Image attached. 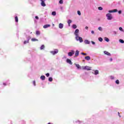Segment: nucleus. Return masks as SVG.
I'll list each match as a JSON object with an SVG mask.
<instances>
[{"mask_svg":"<svg viewBox=\"0 0 124 124\" xmlns=\"http://www.w3.org/2000/svg\"><path fill=\"white\" fill-rule=\"evenodd\" d=\"M81 69L83 70H92V67L88 66H82Z\"/></svg>","mask_w":124,"mask_h":124,"instance_id":"1","label":"nucleus"},{"mask_svg":"<svg viewBox=\"0 0 124 124\" xmlns=\"http://www.w3.org/2000/svg\"><path fill=\"white\" fill-rule=\"evenodd\" d=\"M106 16L107 17L108 20H112L113 19V16L111 14H107Z\"/></svg>","mask_w":124,"mask_h":124,"instance_id":"2","label":"nucleus"},{"mask_svg":"<svg viewBox=\"0 0 124 124\" xmlns=\"http://www.w3.org/2000/svg\"><path fill=\"white\" fill-rule=\"evenodd\" d=\"M76 40H77V41H79L80 43H81V42H83V38L81 37H79L78 36H76Z\"/></svg>","mask_w":124,"mask_h":124,"instance_id":"3","label":"nucleus"},{"mask_svg":"<svg viewBox=\"0 0 124 124\" xmlns=\"http://www.w3.org/2000/svg\"><path fill=\"white\" fill-rule=\"evenodd\" d=\"M75 53V51H74V50H71V52H69L68 53V55L69 57H72V56L74 55Z\"/></svg>","mask_w":124,"mask_h":124,"instance_id":"4","label":"nucleus"},{"mask_svg":"<svg viewBox=\"0 0 124 124\" xmlns=\"http://www.w3.org/2000/svg\"><path fill=\"white\" fill-rule=\"evenodd\" d=\"M50 53L52 54V55H56V54H58V53H59V50L56 49L54 51H51Z\"/></svg>","mask_w":124,"mask_h":124,"instance_id":"5","label":"nucleus"},{"mask_svg":"<svg viewBox=\"0 0 124 124\" xmlns=\"http://www.w3.org/2000/svg\"><path fill=\"white\" fill-rule=\"evenodd\" d=\"M78 33H79V30L78 29L76 30L75 31V35H76V36H78Z\"/></svg>","mask_w":124,"mask_h":124,"instance_id":"6","label":"nucleus"},{"mask_svg":"<svg viewBox=\"0 0 124 124\" xmlns=\"http://www.w3.org/2000/svg\"><path fill=\"white\" fill-rule=\"evenodd\" d=\"M76 67H77L78 69H82V67H81V66H80V65H79V64H75Z\"/></svg>","mask_w":124,"mask_h":124,"instance_id":"7","label":"nucleus"},{"mask_svg":"<svg viewBox=\"0 0 124 124\" xmlns=\"http://www.w3.org/2000/svg\"><path fill=\"white\" fill-rule=\"evenodd\" d=\"M104 53L105 55H107V56H111V54L108 52V51H104Z\"/></svg>","mask_w":124,"mask_h":124,"instance_id":"8","label":"nucleus"},{"mask_svg":"<svg viewBox=\"0 0 124 124\" xmlns=\"http://www.w3.org/2000/svg\"><path fill=\"white\" fill-rule=\"evenodd\" d=\"M66 62L68 63H69V64H72V62H71V60H70V59H67Z\"/></svg>","mask_w":124,"mask_h":124,"instance_id":"9","label":"nucleus"},{"mask_svg":"<svg viewBox=\"0 0 124 124\" xmlns=\"http://www.w3.org/2000/svg\"><path fill=\"white\" fill-rule=\"evenodd\" d=\"M85 60H86V61H90V60H91V57L89 56H86L85 57Z\"/></svg>","mask_w":124,"mask_h":124,"instance_id":"10","label":"nucleus"},{"mask_svg":"<svg viewBox=\"0 0 124 124\" xmlns=\"http://www.w3.org/2000/svg\"><path fill=\"white\" fill-rule=\"evenodd\" d=\"M41 6H46V4H45V2H44V1L42 0V2H41Z\"/></svg>","mask_w":124,"mask_h":124,"instance_id":"11","label":"nucleus"},{"mask_svg":"<svg viewBox=\"0 0 124 124\" xmlns=\"http://www.w3.org/2000/svg\"><path fill=\"white\" fill-rule=\"evenodd\" d=\"M49 27H50V25L49 24H46L44 26L43 28L44 29H47V28H49Z\"/></svg>","mask_w":124,"mask_h":124,"instance_id":"12","label":"nucleus"},{"mask_svg":"<svg viewBox=\"0 0 124 124\" xmlns=\"http://www.w3.org/2000/svg\"><path fill=\"white\" fill-rule=\"evenodd\" d=\"M80 51H78V50H76V53H75V56H76V57H78V56H79V52Z\"/></svg>","mask_w":124,"mask_h":124,"instance_id":"13","label":"nucleus"},{"mask_svg":"<svg viewBox=\"0 0 124 124\" xmlns=\"http://www.w3.org/2000/svg\"><path fill=\"white\" fill-rule=\"evenodd\" d=\"M72 22V21H71V20L69 19L67 21V23L68 24V26L69 27H70V24H71V23Z\"/></svg>","mask_w":124,"mask_h":124,"instance_id":"14","label":"nucleus"},{"mask_svg":"<svg viewBox=\"0 0 124 124\" xmlns=\"http://www.w3.org/2000/svg\"><path fill=\"white\" fill-rule=\"evenodd\" d=\"M59 28H60V29H62V28H63V24H62V23H60L59 24Z\"/></svg>","mask_w":124,"mask_h":124,"instance_id":"15","label":"nucleus"},{"mask_svg":"<svg viewBox=\"0 0 124 124\" xmlns=\"http://www.w3.org/2000/svg\"><path fill=\"white\" fill-rule=\"evenodd\" d=\"M99 72L98 71V70H96L94 71V75H97V74H99Z\"/></svg>","mask_w":124,"mask_h":124,"instance_id":"16","label":"nucleus"},{"mask_svg":"<svg viewBox=\"0 0 124 124\" xmlns=\"http://www.w3.org/2000/svg\"><path fill=\"white\" fill-rule=\"evenodd\" d=\"M31 41L34 42V41H38V39H35L34 38H33L31 39Z\"/></svg>","mask_w":124,"mask_h":124,"instance_id":"17","label":"nucleus"},{"mask_svg":"<svg viewBox=\"0 0 124 124\" xmlns=\"http://www.w3.org/2000/svg\"><path fill=\"white\" fill-rule=\"evenodd\" d=\"M40 79H41V80H45V76H42L41 77H40Z\"/></svg>","mask_w":124,"mask_h":124,"instance_id":"18","label":"nucleus"},{"mask_svg":"<svg viewBox=\"0 0 124 124\" xmlns=\"http://www.w3.org/2000/svg\"><path fill=\"white\" fill-rule=\"evenodd\" d=\"M105 41H107V42H109V41H110V40L107 37H105Z\"/></svg>","mask_w":124,"mask_h":124,"instance_id":"19","label":"nucleus"},{"mask_svg":"<svg viewBox=\"0 0 124 124\" xmlns=\"http://www.w3.org/2000/svg\"><path fill=\"white\" fill-rule=\"evenodd\" d=\"M72 28H73V29H77V26L75 24H74L72 26Z\"/></svg>","mask_w":124,"mask_h":124,"instance_id":"20","label":"nucleus"},{"mask_svg":"<svg viewBox=\"0 0 124 124\" xmlns=\"http://www.w3.org/2000/svg\"><path fill=\"white\" fill-rule=\"evenodd\" d=\"M98 40L100 42H102V41H103V39H102V38H101V37H99V38H98Z\"/></svg>","mask_w":124,"mask_h":124,"instance_id":"21","label":"nucleus"},{"mask_svg":"<svg viewBox=\"0 0 124 124\" xmlns=\"http://www.w3.org/2000/svg\"><path fill=\"white\" fill-rule=\"evenodd\" d=\"M85 44H90V41H89V40H86L85 41Z\"/></svg>","mask_w":124,"mask_h":124,"instance_id":"22","label":"nucleus"},{"mask_svg":"<svg viewBox=\"0 0 124 124\" xmlns=\"http://www.w3.org/2000/svg\"><path fill=\"white\" fill-rule=\"evenodd\" d=\"M36 34L37 35H39V34H40V31H36Z\"/></svg>","mask_w":124,"mask_h":124,"instance_id":"23","label":"nucleus"},{"mask_svg":"<svg viewBox=\"0 0 124 124\" xmlns=\"http://www.w3.org/2000/svg\"><path fill=\"white\" fill-rule=\"evenodd\" d=\"M44 48H45V46H44V45H42V46H41L40 49H41V50H43V49H44Z\"/></svg>","mask_w":124,"mask_h":124,"instance_id":"24","label":"nucleus"},{"mask_svg":"<svg viewBox=\"0 0 124 124\" xmlns=\"http://www.w3.org/2000/svg\"><path fill=\"white\" fill-rule=\"evenodd\" d=\"M57 13H56V12H52V15H53V16H56Z\"/></svg>","mask_w":124,"mask_h":124,"instance_id":"25","label":"nucleus"},{"mask_svg":"<svg viewBox=\"0 0 124 124\" xmlns=\"http://www.w3.org/2000/svg\"><path fill=\"white\" fill-rule=\"evenodd\" d=\"M15 20H16V23H18V16H16V17H15Z\"/></svg>","mask_w":124,"mask_h":124,"instance_id":"26","label":"nucleus"},{"mask_svg":"<svg viewBox=\"0 0 124 124\" xmlns=\"http://www.w3.org/2000/svg\"><path fill=\"white\" fill-rule=\"evenodd\" d=\"M29 41H30V40H27V41H25L24 42V44H27V43H29Z\"/></svg>","mask_w":124,"mask_h":124,"instance_id":"27","label":"nucleus"},{"mask_svg":"<svg viewBox=\"0 0 124 124\" xmlns=\"http://www.w3.org/2000/svg\"><path fill=\"white\" fill-rule=\"evenodd\" d=\"M48 81H49V82H52V81H53V78H52L51 77L49 78Z\"/></svg>","mask_w":124,"mask_h":124,"instance_id":"28","label":"nucleus"},{"mask_svg":"<svg viewBox=\"0 0 124 124\" xmlns=\"http://www.w3.org/2000/svg\"><path fill=\"white\" fill-rule=\"evenodd\" d=\"M59 3H60L61 4H62V3H63V0H60L59 1Z\"/></svg>","mask_w":124,"mask_h":124,"instance_id":"29","label":"nucleus"},{"mask_svg":"<svg viewBox=\"0 0 124 124\" xmlns=\"http://www.w3.org/2000/svg\"><path fill=\"white\" fill-rule=\"evenodd\" d=\"M116 84H117L118 85H119V84H120V81H119V80H116L115 81Z\"/></svg>","mask_w":124,"mask_h":124,"instance_id":"30","label":"nucleus"},{"mask_svg":"<svg viewBox=\"0 0 124 124\" xmlns=\"http://www.w3.org/2000/svg\"><path fill=\"white\" fill-rule=\"evenodd\" d=\"M119 42L121 43H124V41L123 40H122V39H120L119 40Z\"/></svg>","mask_w":124,"mask_h":124,"instance_id":"31","label":"nucleus"},{"mask_svg":"<svg viewBox=\"0 0 124 124\" xmlns=\"http://www.w3.org/2000/svg\"><path fill=\"white\" fill-rule=\"evenodd\" d=\"M98 30L99 31H102V28H101V27L98 28Z\"/></svg>","mask_w":124,"mask_h":124,"instance_id":"32","label":"nucleus"},{"mask_svg":"<svg viewBox=\"0 0 124 124\" xmlns=\"http://www.w3.org/2000/svg\"><path fill=\"white\" fill-rule=\"evenodd\" d=\"M98 9L99 10H102V9H103V8H102V7H99L98 8Z\"/></svg>","mask_w":124,"mask_h":124,"instance_id":"33","label":"nucleus"},{"mask_svg":"<svg viewBox=\"0 0 124 124\" xmlns=\"http://www.w3.org/2000/svg\"><path fill=\"white\" fill-rule=\"evenodd\" d=\"M112 10L113 11V13L118 12V10L117 9H114V10Z\"/></svg>","mask_w":124,"mask_h":124,"instance_id":"34","label":"nucleus"},{"mask_svg":"<svg viewBox=\"0 0 124 124\" xmlns=\"http://www.w3.org/2000/svg\"><path fill=\"white\" fill-rule=\"evenodd\" d=\"M78 15H79L80 16V15H81V12H80V11H78Z\"/></svg>","mask_w":124,"mask_h":124,"instance_id":"35","label":"nucleus"},{"mask_svg":"<svg viewBox=\"0 0 124 124\" xmlns=\"http://www.w3.org/2000/svg\"><path fill=\"white\" fill-rule=\"evenodd\" d=\"M81 54V55H83V56H87V53L82 52Z\"/></svg>","mask_w":124,"mask_h":124,"instance_id":"36","label":"nucleus"},{"mask_svg":"<svg viewBox=\"0 0 124 124\" xmlns=\"http://www.w3.org/2000/svg\"><path fill=\"white\" fill-rule=\"evenodd\" d=\"M46 77H49L50 76V74L49 73H47V74H46Z\"/></svg>","mask_w":124,"mask_h":124,"instance_id":"37","label":"nucleus"},{"mask_svg":"<svg viewBox=\"0 0 124 124\" xmlns=\"http://www.w3.org/2000/svg\"><path fill=\"white\" fill-rule=\"evenodd\" d=\"M108 12H109V13H114L113 11V10H109V11H108Z\"/></svg>","mask_w":124,"mask_h":124,"instance_id":"38","label":"nucleus"},{"mask_svg":"<svg viewBox=\"0 0 124 124\" xmlns=\"http://www.w3.org/2000/svg\"><path fill=\"white\" fill-rule=\"evenodd\" d=\"M35 19H36L37 20H38V19H39V17H38V16H36L35 17Z\"/></svg>","mask_w":124,"mask_h":124,"instance_id":"39","label":"nucleus"},{"mask_svg":"<svg viewBox=\"0 0 124 124\" xmlns=\"http://www.w3.org/2000/svg\"><path fill=\"white\" fill-rule=\"evenodd\" d=\"M119 30L123 31V28L120 27V28H119Z\"/></svg>","mask_w":124,"mask_h":124,"instance_id":"40","label":"nucleus"},{"mask_svg":"<svg viewBox=\"0 0 124 124\" xmlns=\"http://www.w3.org/2000/svg\"><path fill=\"white\" fill-rule=\"evenodd\" d=\"M33 84L34 86H35V80H34L33 81Z\"/></svg>","mask_w":124,"mask_h":124,"instance_id":"41","label":"nucleus"},{"mask_svg":"<svg viewBox=\"0 0 124 124\" xmlns=\"http://www.w3.org/2000/svg\"><path fill=\"white\" fill-rule=\"evenodd\" d=\"M118 13H119V14H122V11H119Z\"/></svg>","mask_w":124,"mask_h":124,"instance_id":"42","label":"nucleus"},{"mask_svg":"<svg viewBox=\"0 0 124 124\" xmlns=\"http://www.w3.org/2000/svg\"><path fill=\"white\" fill-rule=\"evenodd\" d=\"M91 42H92V44H93V45H94V44H95V43H94V42H93V41H92Z\"/></svg>","mask_w":124,"mask_h":124,"instance_id":"43","label":"nucleus"},{"mask_svg":"<svg viewBox=\"0 0 124 124\" xmlns=\"http://www.w3.org/2000/svg\"><path fill=\"white\" fill-rule=\"evenodd\" d=\"M114 34H117V32L116 31H113Z\"/></svg>","mask_w":124,"mask_h":124,"instance_id":"44","label":"nucleus"},{"mask_svg":"<svg viewBox=\"0 0 124 124\" xmlns=\"http://www.w3.org/2000/svg\"><path fill=\"white\" fill-rule=\"evenodd\" d=\"M91 32H92V33L93 34V33H94V31H91Z\"/></svg>","mask_w":124,"mask_h":124,"instance_id":"45","label":"nucleus"},{"mask_svg":"<svg viewBox=\"0 0 124 124\" xmlns=\"http://www.w3.org/2000/svg\"><path fill=\"white\" fill-rule=\"evenodd\" d=\"M118 116H119L120 117H121V115H120V112H118Z\"/></svg>","mask_w":124,"mask_h":124,"instance_id":"46","label":"nucleus"},{"mask_svg":"<svg viewBox=\"0 0 124 124\" xmlns=\"http://www.w3.org/2000/svg\"><path fill=\"white\" fill-rule=\"evenodd\" d=\"M85 29H86V30H88V29H89V28L87 26H86V27H85Z\"/></svg>","mask_w":124,"mask_h":124,"instance_id":"47","label":"nucleus"},{"mask_svg":"<svg viewBox=\"0 0 124 124\" xmlns=\"http://www.w3.org/2000/svg\"><path fill=\"white\" fill-rule=\"evenodd\" d=\"M110 62H112V61H113V59L110 58Z\"/></svg>","mask_w":124,"mask_h":124,"instance_id":"48","label":"nucleus"},{"mask_svg":"<svg viewBox=\"0 0 124 124\" xmlns=\"http://www.w3.org/2000/svg\"><path fill=\"white\" fill-rule=\"evenodd\" d=\"M3 85H4V86H6V84L5 83H3Z\"/></svg>","mask_w":124,"mask_h":124,"instance_id":"49","label":"nucleus"},{"mask_svg":"<svg viewBox=\"0 0 124 124\" xmlns=\"http://www.w3.org/2000/svg\"><path fill=\"white\" fill-rule=\"evenodd\" d=\"M111 77V79H114L113 77Z\"/></svg>","mask_w":124,"mask_h":124,"instance_id":"50","label":"nucleus"}]
</instances>
